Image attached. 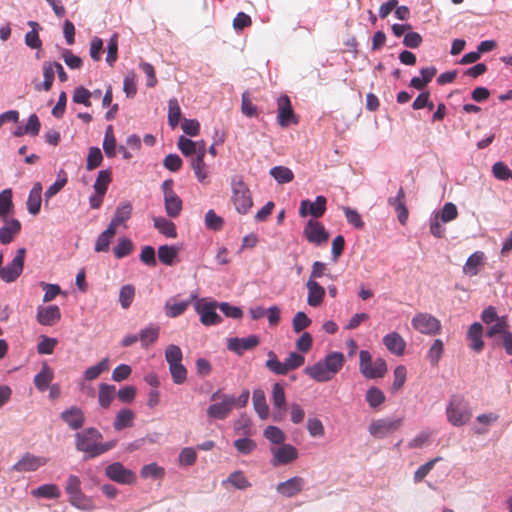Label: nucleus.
Segmentation results:
<instances>
[{
  "instance_id": "f257e3e1",
  "label": "nucleus",
  "mask_w": 512,
  "mask_h": 512,
  "mask_svg": "<svg viewBox=\"0 0 512 512\" xmlns=\"http://www.w3.org/2000/svg\"><path fill=\"white\" fill-rule=\"evenodd\" d=\"M344 364V354L334 351L315 364L306 366L304 373L317 382H328L342 369Z\"/></svg>"
},
{
  "instance_id": "f03ea898",
  "label": "nucleus",
  "mask_w": 512,
  "mask_h": 512,
  "mask_svg": "<svg viewBox=\"0 0 512 512\" xmlns=\"http://www.w3.org/2000/svg\"><path fill=\"white\" fill-rule=\"evenodd\" d=\"M102 434L96 428H87L75 435V447L87 454V458H95L111 450L115 441L102 443Z\"/></svg>"
},
{
  "instance_id": "7ed1b4c3",
  "label": "nucleus",
  "mask_w": 512,
  "mask_h": 512,
  "mask_svg": "<svg viewBox=\"0 0 512 512\" xmlns=\"http://www.w3.org/2000/svg\"><path fill=\"white\" fill-rule=\"evenodd\" d=\"M481 321L486 325V337L492 339L494 347L500 345V338L508 329L509 322L507 316H499L494 306L486 307L480 315Z\"/></svg>"
},
{
  "instance_id": "20e7f679",
  "label": "nucleus",
  "mask_w": 512,
  "mask_h": 512,
  "mask_svg": "<svg viewBox=\"0 0 512 512\" xmlns=\"http://www.w3.org/2000/svg\"><path fill=\"white\" fill-rule=\"evenodd\" d=\"M446 414L448 421L453 426H463L466 424L471 416L472 412L469 403L459 395H453L446 408Z\"/></svg>"
},
{
  "instance_id": "39448f33",
  "label": "nucleus",
  "mask_w": 512,
  "mask_h": 512,
  "mask_svg": "<svg viewBox=\"0 0 512 512\" xmlns=\"http://www.w3.org/2000/svg\"><path fill=\"white\" fill-rule=\"evenodd\" d=\"M232 202L240 214H246L252 207L253 201L248 186L240 177L231 180Z\"/></svg>"
},
{
  "instance_id": "423d86ee",
  "label": "nucleus",
  "mask_w": 512,
  "mask_h": 512,
  "mask_svg": "<svg viewBox=\"0 0 512 512\" xmlns=\"http://www.w3.org/2000/svg\"><path fill=\"white\" fill-rule=\"evenodd\" d=\"M359 369L362 375L368 379L382 378L387 372V364L382 358L373 361L369 351L361 350L359 352Z\"/></svg>"
},
{
  "instance_id": "0eeeda50",
  "label": "nucleus",
  "mask_w": 512,
  "mask_h": 512,
  "mask_svg": "<svg viewBox=\"0 0 512 512\" xmlns=\"http://www.w3.org/2000/svg\"><path fill=\"white\" fill-rule=\"evenodd\" d=\"M173 184L174 182L172 179L165 180L161 185V189L164 196L166 214L171 218H176L182 211L183 203L181 198L173 190Z\"/></svg>"
},
{
  "instance_id": "6e6552de",
  "label": "nucleus",
  "mask_w": 512,
  "mask_h": 512,
  "mask_svg": "<svg viewBox=\"0 0 512 512\" xmlns=\"http://www.w3.org/2000/svg\"><path fill=\"white\" fill-rule=\"evenodd\" d=\"M412 327L421 334L437 335L441 331V322L429 313H417L411 320Z\"/></svg>"
},
{
  "instance_id": "1a4fd4ad",
  "label": "nucleus",
  "mask_w": 512,
  "mask_h": 512,
  "mask_svg": "<svg viewBox=\"0 0 512 512\" xmlns=\"http://www.w3.org/2000/svg\"><path fill=\"white\" fill-rule=\"evenodd\" d=\"M105 475L112 481L123 485L135 484L137 476L135 472L124 467L120 462H114L105 468Z\"/></svg>"
},
{
  "instance_id": "9d476101",
  "label": "nucleus",
  "mask_w": 512,
  "mask_h": 512,
  "mask_svg": "<svg viewBox=\"0 0 512 512\" xmlns=\"http://www.w3.org/2000/svg\"><path fill=\"white\" fill-rule=\"evenodd\" d=\"M26 250L19 248L13 260L1 270V278L6 283L14 282L22 273Z\"/></svg>"
},
{
  "instance_id": "9b49d317",
  "label": "nucleus",
  "mask_w": 512,
  "mask_h": 512,
  "mask_svg": "<svg viewBox=\"0 0 512 512\" xmlns=\"http://www.w3.org/2000/svg\"><path fill=\"white\" fill-rule=\"evenodd\" d=\"M194 306L195 310L200 315L202 324L210 326L221 322V317L216 313L215 302L196 298Z\"/></svg>"
},
{
  "instance_id": "f8f14e48",
  "label": "nucleus",
  "mask_w": 512,
  "mask_h": 512,
  "mask_svg": "<svg viewBox=\"0 0 512 512\" xmlns=\"http://www.w3.org/2000/svg\"><path fill=\"white\" fill-rule=\"evenodd\" d=\"M304 236L308 242L321 245L329 239V233L325 227L318 221L309 220L304 227Z\"/></svg>"
},
{
  "instance_id": "ddd939ff",
  "label": "nucleus",
  "mask_w": 512,
  "mask_h": 512,
  "mask_svg": "<svg viewBox=\"0 0 512 512\" xmlns=\"http://www.w3.org/2000/svg\"><path fill=\"white\" fill-rule=\"evenodd\" d=\"M259 344L257 335H249L243 338H230L227 341V348L238 356H242L246 351L253 350Z\"/></svg>"
},
{
  "instance_id": "4468645a",
  "label": "nucleus",
  "mask_w": 512,
  "mask_h": 512,
  "mask_svg": "<svg viewBox=\"0 0 512 512\" xmlns=\"http://www.w3.org/2000/svg\"><path fill=\"white\" fill-rule=\"evenodd\" d=\"M327 200L324 196H317L314 202L302 200L300 203L299 214L301 217L311 215L314 218L321 217L326 211Z\"/></svg>"
},
{
  "instance_id": "2eb2a0df",
  "label": "nucleus",
  "mask_w": 512,
  "mask_h": 512,
  "mask_svg": "<svg viewBox=\"0 0 512 512\" xmlns=\"http://www.w3.org/2000/svg\"><path fill=\"white\" fill-rule=\"evenodd\" d=\"M273 454L272 465L279 466L288 464L298 458L297 449L291 444H282L278 448L271 449Z\"/></svg>"
},
{
  "instance_id": "dca6fc26",
  "label": "nucleus",
  "mask_w": 512,
  "mask_h": 512,
  "mask_svg": "<svg viewBox=\"0 0 512 512\" xmlns=\"http://www.w3.org/2000/svg\"><path fill=\"white\" fill-rule=\"evenodd\" d=\"M305 486V480L300 476H294L286 481L280 482L276 486V491L278 494L286 497L292 498L299 494Z\"/></svg>"
},
{
  "instance_id": "f3484780",
  "label": "nucleus",
  "mask_w": 512,
  "mask_h": 512,
  "mask_svg": "<svg viewBox=\"0 0 512 512\" xmlns=\"http://www.w3.org/2000/svg\"><path fill=\"white\" fill-rule=\"evenodd\" d=\"M400 425V419H379L370 423L368 430L372 436L377 438H383L388 433L397 430L400 427Z\"/></svg>"
},
{
  "instance_id": "a211bd4d",
  "label": "nucleus",
  "mask_w": 512,
  "mask_h": 512,
  "mask_svg": "<svg viewBox=\"0 0 512 512\" xmlns=\"http://www.w3.org/2000/svg\"><path fill=\"white\" fill-rule=\"evenodd\" d=\"M272 404L274 407L273 419L280 421L286 412V396L281 384L275 383L272 388Z\"/></svg>"
},
{
  "instance_id": "6ab92c4d",
  "label": "nucleus",
  "mask_w": 512,
  "mask_h": 512,
  "mask_svg": "<svg viewBox=\"0 0 512 512\" xmlns=\"http://www.w3.org/2000/svg\"><path fill=\"white\" fill-rule=\"evenodd\" d=\"M48 459L45 457L35 456L31 453H25L22 458L13 466L18 472L36 471L39 467L44 466Z\"/></svg>"
},
{
  "instance_id": "aec40b11",
  "label": "nucleus",
  "mask_w": 512,
  "mask_h": 512,
  "mask_svg": "<svg viewBox=\"0 0 512 512\" xmlns=\"http://www.w3.org/2000/svg\"><path fill=\"white\" fill-rule=\"evenodd\" d=\"M278 123L282 127H287L291 123H297L290 99L286 95L278 99Z\"/></svg>"
},
{
  "instance_id": "412c9836",
  "label": "nucleus",
  "mask_w": 512,
  "mask_h": 512,
  "mask_svg": "<svg viewBox=\"0 0 512 512\" xmlns=\"http://www.w3.org/2000/svg\"><path fill=\"white\" fill-rule=\"evenodd\" d=\"M197 296L192 294L188 300H179L177 298H171L166 301L164 310L165 314L169 318H175L183 314L191 302L196 301Z\"/></svg>"
},
{
  "instance_id": "4be33fe9",
  "label": "nucleus",
  "mask_w": 512,
  "mask_h": 512,
  "mask_svg": "<svg viewBox=\"0 0 512 512\" xmlns=\"http://www.w3.org/2000/svg\"><path fill=\"white\" fill-rule=\"evenodd\" d=\"M60 417L73 430L80 429L85 423L84 412L77 406L64 410Z\"/></svg>"
},
{
  "instance_id": "5701e85b",
  "label": "nucleus",
  "mask_w": 512,
  "mask_h": 512,
  "mask_svg": "<svg viewBox=\"0 0 512 512\" xmlns=\"http://www.w3.org/2000/svg\"><path fill=\"white\" fill-rule=\"evenodd\" d=\"M388 204L394 208L399 222L402 225L406 224L409 213L405 205V192L402 187L399 188L396 196L388 198Z\"/></svg>"
},
{
  "instance_id": "b1692460",
  "label": "nucleus",
  "mask_w": 512,
  "mask_h": 512,
  "mask_svg": "<svg viewBox=\"0 0 512 512\" xmlns=\"http://www.w3.org/2000/svg\"><path fill=\"white\" fill-rule=\"evenodd\" d=\"M61 318V312L58 306L50 305L47 307H39L37 310V321L41 325L52 326Z\"/></svg>"
},
{
  "instance_id": "393cba45",
  "label": "nucleus",
  "mask_w": 512,
  "mask_h": 512,
  "mask_svg": "<svg viewBox=\"0 0 512 512\" xmlns=\"http://www.w3.org/2000/svg\"><path fill=\"white\" fill-rule=\"evenodd\" d=\"M383 344L389 352L394 355L401 356L404 354L406 342L397 332H391L383 337Z\"/></svg>"
},
{
  "instance_id": "a878e982",
  "label": "nucleus",
  "mask_w": 512,
  "mask_h": 512,
  "mask_svg": "<svg viewBox=\"0 0 512 512\" xmlns=\"http://www.w3.org/2000/svg\"><path fill=\"white\" fill-rule=\"evenodd\" d=\"M177 145L185 156L191 158L199 155L200 150L206 151V146L203 141H192L184 136L179 137Z\"/></svg>"
},
{
  "instance_id": "bb28decb",
  "label": "nucleus",
  "mask_w": 512,
  "mask_h": 512,
  "mask_svg": "<svg viewBox=\"0 0 512 512\" xmlns=\"http://www.w3.org/2000/svg\"><path fill=\"white\" fill-rule=\"evenodd\" d=\"M308 290L307 303L311 307H318L322 304L325 297V289L317 281L308 280L306 283Z\"/></svg>"
},
{
  "instance_id": "cd10ccee",
  "label": "nucleus",
  "mask_w": 512,
  "mask_h": 512,
  "mask_svg": "<svg viewBox=\"0 0 512 512\" xmlns=\"http://www.w3.org/2000/svg\"><path fill=\"white\" fill-rule=\"evenodd\" d=\"M5 225L0 228V242L4 245L13 241L21 231V223L17 219L3 220Z\"/></svg>"
},
{
  "instance_id": "c85d7f7f",
  "label": "nucleus",
  "mask_w": 512,
  "mask_h": 512,
  "mask_svg": "<svg viewBox=\"0 0 512 512\" xmlns=\"http://www.w3.org/2000/svg\"><path fill=\"white\" fill-rule=\"evenodd\" d=\"M483 336V326L479 322H474L470 325L467 331V338L470 340V347L475 352H480L484 348V341L482 340Z\"/></svg>"
},
{
  "instance_id": "c756f323",
  "label": "nucleus",
  "mask_w": 512,
  "mask_h": 512,
  "mask_svg": "<svg viewBox=\"0 0 512 512\" xmlns=\"http://www.w3.org/2000/svg\"><path fill=\"white\" fill-rule=\"evenodd\" d=\"M132 209L133 208L130 202L126 201L121 203L117 207L114 216L109 223V226L117 231V228L131 217Z\"/></svg>"
},
{
  "instance_id": "7c9ffc66",
  "label": "nucleus",
  "mask_w": 512,
  "mask_h": 512,
  "mask_svg": "<svg viewBox=\"0 0 512 512\" xmlns=\"http://www.w3.org/2000/svg\"><path fill=\"white\" fill-rule=\"evenodd\" d=\"M41 194L42 185L40 182H36L30 190L27 199V210L32 215H37L41 208Z\"/></svg>"
},
{
  "instance_id": "2f4dec72",
  "label": "nucleus",
  "mask_w": 512,
  "mask_h": 512,
  "mask_svg": "<svg viewBox=\"0 0 512 512\" xmlns=\"http://www.w3.org/2000/svg\"><path fill=\"white\" fill-rule=\"evenodd\" d=\"M252 401L254 409L258 416L260 417V419L266 420L269 416V407L266 403L265 393L260 389L254 390L252 395Z\"/></svg>"
},
{
  "instance_id": "473e14b6",
  "label": "nucleus",
  "mask_w": 512,
  "mask_h": 512,
  "mask_svg": "<svg viewBox=\"0 0 512 512\" xmlns=\"http://www.w3.org/2000/svg\"><path fill=\"white\" fill-rule=\"evenodd\" d=\"M53 377V370L46 363H44L42 365L40 372L36 374L34 377L35 387L39 391L44 392L48 388L51 381L53 380Z\"/></svg>"
},
{
  "instance_id": "72a5a7b5",
  "label": "nucleus",
  "mask_w": 512,
  "mask_h": 512,
  "mask_svg": "<svg viewBox=\"0 0 512 512\" xmlns=\"http://www.w3.org/2000/svg\"><path fill=\"white\" fill-rule=\"evenodd\" d=\"M154 227L164 236L168 238H176L177 231L175 224L165 217L158 216L153 218Z\"/></svg>"
},
{
  "instance_id": "f704fd0d",
  "label": "nucleus",
  "mask_w": 512,
  "mask_h": 512,
  "mask_svg": "<svg viewBox=\"0 0 512 512\" xmlns=\"http://www.w3.org/2000/svg\"><path fill=\"white\" fill-rule=\"evenodd\" d=\"M437 69L434 66L425 67L420 70L421 77H413L410 86L422 90L436 75Z\"/></svg>"
},
{
  "instance_id": "c9c22d12",
  "label": "nucleus",
  "mask_w": 512,
  "mask_h": 512,
  "mask_svg": "<svg viewBox=\"0 0 512 512\" xmlns=\"http://www.w3.org/2000/svg\"><path fill=\"white\" fill-rule=\"evenodd\" d=\"M14 213V204L12 201V190L5 189L0 193V218L9 219L8 216Z\"/></svg>"
},
{
  "instance_id": "e433bc0d",
  "label": "nucleus",
  "mask_w": 512,
  "mask_h": 512,
  "mask_svg": "<svg viewBox=\"0 0 512 512\" xmlns=\"http://www.w3.org/2000/svg\"><path fill=\"white\" fill-rule=\"evenodd\" d=\"M32 495L37 498L56 499L61 496V491L56 484H44L34 489Z\"/></svg>"
},
{
  "instance_id": "4c0bfd02",
  "label": "nucleus",
  "mask_w": 512,
  "mask_h": 512,
  "mask_svg": "<svg viewBox=\"0 0 512 512\" xmlns=\"http://www.w3.org/2000/svg\"><path fill=\"white\" fill-rule=\"evenodd\" d=\"M115 392L116 389L114 385H109L106 383H101L99 385L98 401L102 408L106 409L110 406L115 397Z\"/></svg>"
},
{
  "instance_id": "58836bf2",
  "label": "nucleus",
  "mask_w": 512,
  "mask_h": 512,
  "mask_svg": "<svg viewBox=\"0 0 512 512\" xmlns=\"http://www.w3.org/2000/svg\"><path fill=\"white\" fill-rule=\"evenodd\" d=\"M134 418L135 414L132 410L122 409L117 413L113 426L117 431L131 427L133 425Z\"/></svg>"
},
{
  "instance_id": "ea45409f",
  "label": "nucleus",
  "mask_w": 512,
  "mask_h": 512,
  "mask_svg": "<svg viewBox=\"0 0 512 512\" xmlns=\"http://www.w3.org/2000/svg\"><path fill=\"white\" fill-rule=\"evenodd\" d=\"M116 230L108 225L107 229L103 231L97 238L95 244L96 252H107L112 238L116 234Z\"/></svg>"
},
{
  "instance_id": "a19ab883",
  "label": "nucleus",
  "mask_w": 512,
  "mask_h": 512,
  "mask_svg": "<svg viewBox=\"0 0 512 512\" xmlns=\"http://www.w3.org/2000/svg\"><path fill=\"white\" fill-rule=\"evenodd\" d=\"M69 503L81 510H92L95 507L92 499L86 496L82 491L70 495Z\"/></svg>"
},
{
  "instance_id": "79ce46f5",
  "label": "nucleus",
  "mask_w": 512,
  "mask_h": 512,
  "mask_svg": "<svg viewBox=\"0 0 512 512\" xmlns=\"http://www.w3.org/2000/svg\"><path fill=\"white\" fill-rule=\"evenodd\" d=\"M112 181V173L110 170L105 169L98 172L96 181L93 185L96 193L106 194L109 184Z\"/></svg>"
},
{
  "instance_id": "37998d69",
  "label": "nucleus",
  "mask_w": 512,
  "mask_h": 512,
  "mask_svg": "<svg viewBox=\"0 0 512 512\" xmlns=\"http://www.w3.org/2000/svg\"><path fill=\"white\" fill-rule=\"evenodd\" d=\"M43 77V83L41 85L37 84L35 88L36 90H40L42 88L44 91H50L55 77L53 62L47 61L43 63Z\"/></svg>"
},
{
  "instance_id": "c03bdc74",
  "label": "nucleus",
  "mask_w": 512,
  "mask_h": 512,
  "mask_svg": "<svg viewBox=\"0 0 512 512\" xmlns=\"http://www.w3.org/2000/svg\"><path fill=\"white\" fill-rule=\"evenodd\" d=\"M269 173L279 184H286L294 179L292 170L285 166H275Z\"/></svg>"
},
{
  "instance_id": "a18cd8bd",
  "label": "nucleus",
  "mask_w": 512,
  "mask_h": 512,
  "mask_svg": "<svg viewBox=\"0 0 512 512\" xmlns=\"http://www.w3.org/2000/svg\"><path fill=\"white\" fill-rule=\"evenodd\" d=\"M103 149L107 157L111 158L116 155V138L114 135L113 126H107L105 130L104 140H103Z\"/></svg>"
},
{
  "instance_id": "49530a36",
  "label": "nucleus",
  "mask_w": 512,
  "mask_h": 512,
  "mask_svg": "<svg viewBox=\"0 0 512 512\" xmlns=\"http://www.w3.org/2000/svg\"><path fill=\"white\" fill-rule=\"evenodd\" d=\"M108 369H109V360H108V358H104L96 365L87 368L84 372V378L88 381L95 380L103 372L107 371Z\"/></svg>"
},
{
  "instance_id": "de8ad7c7",
  "label": "nucleus",
  "mask_w": 512,
  "mask_h": 512,
  "mask_svg": "<svg viewBox=\"0 0 512 512\" xmlns=\"http://www.w3.org/2000/svg\"><path fill=\"white\" fill-rule=\"evenodd\" d=\"M435 215H437L443 223H449L458 217V209L454 203L447 202Z\"/></svg>"
},
{
  "instance_id": "09e8293b",
  "label": "nucleus",
  "mask_w": 512,
  "mask_h": 512,
  "mask_svg": "<svg viewBox=\"0 0 512 512\" xmlns=\"http://www.w3.org/2000/svg\"><path fill=\"white\" fill-rule=\"evenodd\" d=\"M233 445L237 452L243 455H248L252 453L257 447L256 442L247 436H243L239 439H236L233 442Z\"/></svg>"
},
{
  "instance_id": "8fccbe9b",
  "label": "nucleus",
  "mask_w": 512,
  "mask_h": 512,
  "mask_svg": "<svg viewBox=\"0 0 512 512\" xmlns=\"http://www.w3.org/2000/svg\"><path fill=\"white\" fill-rule=\"evenodd\" d=\"M484 254L483 252H475L473 253L466 261L465 266L463 268L464 273L475 276L478 274V266L483 261Z\"/></svg>"
},
{
  "instance_id": "3c124183",
  "label": "nucleus",
  "mask_w": 512,
  "mask_h": 512,
  "mask_svg": "<svg viewBox=\"0 0 512 512\" xmlns=\"http://www.w3.org/2000/svg\"><path fill=\"white\" fill-rule=\"evenodd\" d=\"M226 483L231 484L233 487L239 490H245L251 486V483L242 471H235L231 473L226 479Z\"/></svg>"
},
{
  "instance_id": "603ef678",
  "label": "nucleus",
  "mask_w": 512,
  "mask_h": 512,
  "mask_svg": "<svg viewBox=\"0 0 512 512\" xmlns=\"http://www.w3.org/2000/svg\"><path fill=\"white\" fill-rule=\"evenodd\" d=\"M205 154L206 151L200 150V154L191 159L192 169L194 170V173L199 181H204V179L206 178L204 163Z\"/></svg>"
},
{
  "instance_id": "864d4df0",
  "label": "nucleus",
  "mask_w": 512,
  "mask_h": 512,
  "mask_svg": "<svg viewBox=\"0 0 512 512\" xmlns=\"http://www.w3.org/2000/svg\"><path fill=\"white\" fill-rule=\"evenodd\" d=\"M263 436L273 444H283L286 439L284 432L280 428L272 425L264 429Z\"/></svg>"
},
{
  "instance_id": "5fc2aeb1",
  "label": "nucleus",
  "mask_w": 512,
  "mask_h": 512,
  "mask_svg": "<svg viewBox=\"0 0 512 512\" xmlns=\"http://www.w3.org/2000/svg\"><path fill=\"white\" fill-rule=\"evenodd\" d=\"M204 223L208 230L220 231L223 227L224 220L222 217L218 216L214 210L210 209L205 214Z\"/></svg>"
},
{
  "instance_id": "6e6d98bb",
  "label": "nucleus",
  "mask_w": 512,
  "mask_h": 512,
  "mask_svg": "<svg viewBox=\"0 0 512 512\" xmlns=\"http://www.w3.org/2000/svg\"><path fill=\"white\" fill-rule=\"evenodd\" d=\"M165 470L163 467L158 466L156 463L144 465L140 471V475L144 479H160L164 476Z\"/></svg>"
},
{
  "instance_id": "4d7b16f0",
  "label": "nucleus",
  "mask_w": 512,
  "mask_h": 512,
  "mask_svg": "<svg viewBox=\"0 0 512 512\" xmlns=\"http://www.w3.org/2000/svg\"><path fill=\"white\" fill-rule=\"evenodd\" d=\"M268 357L265 365L271 372L277 375H286L288 373L284 362H280L274 352H268Z\"/></svg>"
},
{
  "instance_id": "13d9d810",
  "label": "nucleus",
  "mask_w": 512,
  "mask_h": 512,
  "mask_svg": "<svg viewBox=\"0 0 512 512\" xmlns=\"http://www.w3.org/2000/svg\"><path fill=\"white\" fill-rule=\"evenodd\" d=\"M181 118V109L177 99L173 98L168 103V123L172 128L177 127Z\"/></svg>"
},
{
  "instance_id": "bf43d9fd",
  "label": "nucleus",
  "mask_w": 512,
  "mask_h": 512,
  "mask_svg": "<svg viewBox=\"0 0 512 512\" xmlns=\"http://www.w3.org/2000/svg\"><path fill=\"white\" fill-rule=\"evenodd\" d=\"M133 250V243L128 238H120L117 245L114 247L113 252L117 259H122L131 254Z\"/></svg>"
},
{
  "instance_id": "052dcab7",
  "label": "nucleus",
  "mask_w": 512,
  "mask_h": 512,
  "mask_svg": "<svg viewBox=\"0 0 512 512\" xmlns=\"http://www.w3.org/2000/svg\"><path fill=\"white\" fill-rule=\"evenodd\" d=\"M135 288L133 285H124L119 292V302L123 309H128L133 302Z\"/></svg>"
},
{
  "instance_id": "680f3d73",
  "label": "nucleus",
  "mask_w": 512,
  "mask_h": 512,
  "mask_svg": "<svg viewBox=\"0 0 512 512\" xmlns=\"http://www.w3.org/2000/svg\"><path fill=\"white\" fill-rule=\"evenodd\" d=\"M178 250L173 246L162 245L158 248L159 260L165 265H172Z\"/></svg>"
},
{
  "instance_id": "e2e57ef3",
  "label": "nucleus",
  "mask_w": 512,
  "mask_h": 512,
  "mask_svg": "<svg viewBox=\"0 0 512 512\" xmlns=\"http://www.w3.org/2000/svg\"><path fill=\"white\" fill-rule=\"evenodd\" d=\"M102 160L103 156L100 149L98 147H90L87 156L86 169L88 171L96 169L100 166Z\"/></svg>"
},
{
  "instance_id": "0e129e2a",
  "label": "nucleus",
  "mask_w": 512,
  "mask_h": 512,
  "mask_svg": "<svg viewBox=\"0 0 512 512\" xmlns=\"http://www.w3.org/2000/svg\"><path fill=\"white\" fill-rule=\"evenodd\" d=\"M407 376V370L404 365H399L394 369V381L391 386L392 393L398 392L402 389Z\"/></svg>"
},
{
  "instance_id": "69168bd1",
  "label": "nucleus",
  "mask_w": 512,
  "mask_h": 512,
  "mask_svg": "<svg viewBox=\"0 0 512 512\" xmlns=\"http://www.w3.org/2000/svg\"><path fill=\"white\" fill-rule=\"evenodd\" d=\"M366 401L371 408H376L385 401V395L380 389L371 387L366 392Z\"/></svg>"
},
{
  "instance_id": "338daca9",
  "label": "nucleus",
  "mask_w": 512,
  "mask_h": 512,
  "mask_svg": "<svg viewBox=\"0 0 512 512\" xmlns=\"http://www.w3.org/2000/svg\"><path fill=\"white\" fill-rule=\"evenodd\" d=\"M159 337L158 327H149L141 330L139 339L143 347H148L150 344L156 342Z\"/></svg>"
},
{
  "instance_id": "774afa93",
  "label": "nucleus",
  "mask_w": 512,
  "mask_h": 512,
  "mask_svg": "<svg viewBox=\"0 0 512 512\" xmlns=\"http://www.w3.org/2000/svg\"><path fill=\"white\" fill-rule=\"evenodd\" d=\"M443 350H444V343L441 339H436L432 346L430 347L428 353H427V358L429 359L430 363L432 365H436L442 354H443Z\"/></svg>"
}]
</instances>
